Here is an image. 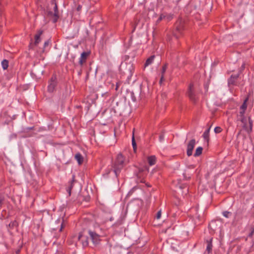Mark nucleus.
Masks as SVG:
<instances>
[{
  "mask_svg": "<svg viewBox=\"0 0 254 254\" xmlns=\"http://www.w3.org/2000/svg\"><path fill=\"white\" fill-rule=\"evenodd\" d=\"M81 6H80V5H79V6L77 7V10L78 11H79V10H80V9H81Z\"/></svg>",
  "mask_w": 254,
  "mask_h": 254,
  "instance_id": "nucleus-41",
  "label": "nucleus"
},
{
  "mask_svg": "<svg viewBox=\"0 0 254 254\" xmlns=\"http://www.w3.org/2000/svg\"><path fill=\"white\" fill-rule=\"evenodd\" d=\"M122 82L121 81H118L116 83V88H115V90L116 91L118 90L119 87H120V86L121 85Z\"/></svg>",
  "mask_w": 254,
  "mask_h": 254,
  "instance_id": "nucleus-34",
  "label": "nucleus"
},
{
  "mask_svg": "<svg viewBox=\"0 0 254 254\" xmlns=\"http://www.w3.org/2000/svg\"><path fill=\"white\" fill-rule=\"evenodd\" d=\"M132 147H133V150L134 151H135V150L136 149V148H137V146H136V142H135V138H134V133L133 132V134H132Z\"/></svg>",
  "mask_w": 254,
  "mask_h": 254,
  "instance_id": "nucleus-24",
  "label": "nucleus"
},
{
  "mask_svg": "<svg viewBox=\"0 0 254 254\" xmlns=\"http://www.w3.org/2000/svg\"><path fill=\"white\" fill-rule=\"evenodd\" d=\"M63 228H64V225H63V222L61 224V228H60V231H62Z\"/></svg>",
  "mask_w": 254,
  "mask_h": 254,
  "instance_id": "nucleus-39",
  "label": "nucleus"
},
{
  "mask_svg": "<svg viewBox=\"0 0 254 254\" xmlns=\"http://www.w3.org/2000/svg\"><path fill=\"white\" fill-rule=\"evenodd\" d=\"M240 76V73L236 75H231L228 79V85L229 87L234 86H239V83L238 82V79Z\"/></svg>",
  "mask_w": 254,
  "mask_h": 254,
  "instance_id": "nucleus-6",
  "label": "nucleus"
},
{
  "mask_svg": "<svg viewBox=\"0 0 254 254\" xmlns=\"http://www.w3.org/2000/svg\"><path fill=\"white\" fill-rule=\"evenodd\" d=\"M75 158L78 162V164L81 165L83 163V157L80 153H78L75 154Z\"/></svg>",
  "mask_w": 254,
  "mask_h": 254,
  "instance_id": "nucleus-17",
  "label": "nucleus"
},
{
  "mask_svg": "<svg viewBox=\"0 0 254 254\" xmlns=\"http://www.w3.org/2000/svg\"><path fill=\"white\" fill-rule=\"evenodd\" d=\"M154 59H155L154 55L151 56L149 58H148L146 60L145 63L144 64V67H146V66H148L149 65L153 63Z\"/></svg>",
  "mask_w": 254,
  "mask_h": 254,
  "instance_id": "nucleus-19",
  "label": "nucleus"
},
{
  "mask_svg": "<svg viewBox=\"0 0 254 254\" xmlns=\"http://www.w3.org/2000/svg\"><path fill=\"white\" fill-rule=\"evenodd\" d=\"M183 176L185 179L186 180H189L191 178L189 174L187 175L186 172L183 174Z\"/></svg>",
  "mask_w": 254,
  "mask_h": 254,
  "instance_id": "nucleus-32",
  "label": "nucleus"
},
{
  "mask_svg": "<svg viewBox=\"0 0 254 254\" xmlns=\"http://www.w3.org/2000/svg\"><path fill=\"white\" fill-rule=\"evenodd\" d=\"M165 80L164 79V75H161V78L159 81V83L161 85L162 83Z\"/></svg>",
  "mask_w": 254,
  "mask_h": 254,
  "instance_id": "nucleus-35",
  "label": "nucleus"
},
{
  "mask_svg": "<svg viewBox=\"0 0 254 254\" xmlns=\"http://www.w3.org/2000/svg\"><path fill=\"white\" fill-rule=\"evenodd\" d=\"M52 4H54L55 6L54 7V18H53V22L56 23L59 18V11L58 8V5L56 2H55V0H53L52 1Z\"/></svg>",
  "mask_w": 254,
  "mask_h": 254,
  "instance_id": "nucleus-10",
  "label": "nucleus"
},
{
  "mask_svg": "<svg viewBox=\"0 0 254 254\" xmlns=\"http://www.w3.org/2000/svg\"><path fill=\"white\" fill-rule=\"evenodd\" d=\"M243 128L248 133H250L252 131V127H251L250 125L249 127L247 125V122L245 123H243Z\"/></svg>",
  "mask_w": 254,
  "mask_h": 254,
  "instance_id": "nucleus-21",
  "label": "nucleus"
},
{
  "mask_svg": "<svg viewBox=\"0 0 254 254\" xmlns=\"http://www.w3.org/2000/svg\"><path fill=\"white\" fill-rule=\"evenodd\" d=\"M222 131V129L220 127H216L214 128V132L216 133H220Z\"/></svg>",
  "mask_w": 254,
  "mask_h": 254,
  "instance_id": "nucleus-28",
  "label": "nucleus"
},
{
  "mask_svg": "<svg viewBox=\"0 0 254 254\" xmlns=\"http://www.w3.org/2000/svg\"><path fill=\"white\" fill-rule=\"evenodd\" d=\"M89 199H90V197H87L86 198L85 200H86V201H89Z\"/></svg>",
  "mask_w": 254,
  "mask_h": 254,
  "instance_id": "nucleus-42",
  "label": "nucleus"
},
{
  "mask_svg": "<svg viewBox=\"0 0 254 254\" xmlns=\"http://www.w3.org/2000/svg\"><path fill=\"white\" fill-rule=\"evenodd\" d=\"M164 138L163 135H160L159 136L160 140H162Z\"/></svg>",
  "mask_w": 254,
  "mask_h": 254,
  "instance_id": "nucleus-40",
  "label": "nucleus"
},
{
  "mask_svg": "<svg viewBox=\"0 0 254 254\" xmlns=\"http://www.w3.org/2000/svg\"><path fill=\"white\" fill-rule=\"evenodd\" d=\"M4 200V197L0 196V209H1L2 207V205L3 203Z\"/></svg>",
  "mask_w": 254,
  "mask_h": 254,
  "instance_id": "nucleus-30",
  "label": "nucleus"
},
{
  "mask_svg": "<svg viewBox=\"0 0 254 254\" xmlns=\"http://www.w3.org/2000/svg\"><path fill=\"white\" fill-rule=\"evenodd\" d=\"M211 127V125L208 126V128L204 131V132L209 134L210 130Z\"/></svg>",
  "mask_w": 254,
  "mask_h": 254,
  "instance_id": "nucleus-37",
  "label": "nucleus"
},
{
  "mask_svg": "<svg viewBox=\"0 0 254 254\" xmlns=\"http://www.w3.org/2000/svg\"><path fill=\"white\" fill-rule=\"evenodd\" d=\"M246 64L244 63L241 65V67L239 69L238 73H240V75L242 73L244 70L245 68Z\"/></svg>",
  "mask_w": 254,
  "mask_h": 254,
  "instance_id": "nucleus-27",
  "label": "nucleus"
},
{
  "mask_svg": "<svg viewBox=\"0 0 254 254\" xmlns=\"http://www.w3.org/2000/svg\"><path fill=\"white\" fill-rule=\"evenodd\" d=\"M173 18V14L171 13H161L156 21L157 23H160L162 20H166L167 22L171 21Z\"/></svg>",
  "mask_w": 254,
  "mask_h": 254,
  "instance_id": "nucleus-8",
  "label": "nucleus"
},
{
  "mask_svg": "<svg viewBox=\"0 0 254 254\" xmlns=\"http://www.w3.org/2000/svg\"><path fill=\"white\" fill-rule=\"evenodd\" d=\"M33 128H34V127H31L29 128V129H32Z\"/></svg>",
  "mask_w": 254,
  "mask_h": 254,
  "instance_id": "nucleus-43",
  "label": "nucleus"
},
{
  "mask_svg": "<svg viewBox=\"0 0 254 254\" xmlns=\"http://www.w3.org/2000/svg\"><path fill=\"white\" fill-rule=\"evenodd\" d=\"M167 68V64H164L162 67V70H161V75H164L165 74V73L166 71V69Z\"/></svg>",
  "mask_w": 254,
  "mask_h": 254,
  "instance_id": "nucleus-26",
  "label": "nucleus"
},
{
  "mask_svg": "<svg viewBox=\"0 0 254 254\" xmlns=\"http://www.w3.org/2000/svg\"><path fill=\"white\" fill-rule=\"evenodd\" d=\"M248 100H249V97H247L245 99L243 103L242 104V105L240 107L241 111L240 112H243V113H245V111H246V109L247 108V102H248Z\"/></svg>",
  "mask_w": 254,
  "mask_h": 254,
  "instance_id": "nucleus-16",
  "label": "nucleus"
},
{
  "mask_svg": "<svg viewBox=\"0 0 254 254\" xmlns=\"http://www.w3.org/2000/svg\"><path fill=\"white\" fill-rule=\"evenodd\" d=\"M249 125L253 127V121L250 117H249Z\"/></svg>",
  "mask_w": 254,
  "mask_h": 254,
  "instance_id": "nucleus-38",
  "label": "nucleus"
},
{
  "mask_svg": "<svg viewBox=\"0 0 254 254\" xmlns=\"http://www.w3.org/2000/svg\"><path fill=\"white\" fill-rule=\"evenodd\" d=\"M202 150H203V148L202 147H200V146L196 148L193 156L194 157H198V156H200L202 154Z\"/></svg>",
  "mask_w": 254,
  "mask_h": 254,
  "instance_id": "nucleus-22",
  "label": "nucleus"
},
{
  "mask_svg": "<svg viewBox=\"0 0 254 254\" xmlns=\"http://www.w3.org/2000/svg\"><path fill=\"white\" fill-rule=\"evenodd\" d=\"M237 120L241 121L242 123H245L247 121V119L245 116V113L243 112H240L237 116Z\"/></svg>",
  "mask_w": 254,
  "mask_h": 254,
  "instance_id": "nucleus-14",
  "label": "nucleus"
},
{
  "mask_svg": "<svg viewBox=\"0 0 254 254\" xmlns=\"http://www.w3.org/2000/svg\"><path fill=\"white\" fill-rule=\"evenodd\" d=\"M161 211L159 210L157 212L156 215L155 216V218L157 219H159L161 218Z\"/></svg>",
  "mask_w": 254,
  "mask_h": 254,
  "instance_id": "nucleus-33",
  "label": "nucleus"
},
{
  "mask_svg": "<svg viewBox=\"0 0 254 254\" xmlns=\"http://www.w3.org/2000/svg\"><path fill=\"white\" fill-rule=\"evenodd\" d=\"M75 175H73L72 176L71 180L68 182V186L66 188V191H67L69 195H71V190L73 188L74 183L75 182Z\"/></svg>",
  "mask_w": 254,
  "mask_h": 254,
  "instance_id": "nucleus-12",
  "label": "nucleus"
},
{
  "mask_svg": "<svg viewBox=\"0 0 254 254\" xmlns=\"http://www.w3.org/2000/svg\"><path fill=\"white\" fill-rule=\"evenodd\" d=\"M187 94L191 101L194 103L197 102L198 97L197 94L194 90L193 84L190 83V84Z\"/></svg>",
  "mask_w": 254,
  "mask_h": 254,
  "instance_id": "nucleus-3",
  "label": "nucleus"
},
{
  "mask_svg": "<svg viewBox=\"0 0 254 254\" xmlns=\"http://www.w3.org/2000/svg\"><path fill=\"white\" fill-rule=\"evenodd\" d=\"M212 240L213 238H210L209 240H206V243L207 244L206 251L208 254L211 253L212 250Z\"/></svg>",
  "mask_w": 254,
  "mask_h": 254,
  "instance_id": "nucleus-13",
  "label": "nucleus"
},
{
  "mask_svg": "<svg viewBox=\"0 0 254 254\" xmlns=\"http://www.w3.org/2000/svg\"><path fill=\"white\" fill-rule=\"evenodd\" d=\"M58 84L57 78L56 74H53L49 81L48 86V91L50 93H53L56 89Z\"/></svg>",
  "mask_w": 254,
  "mask_h": 254,
  "instance_id": "nucleus-4",
  "label": "nucleus"
},
{
  "mask_svg": "<svg viewBox=\"0 0 254 254\" xmlns=\"http://www.w3.org/2000/svg\"><path fill=\"white\" fill-rule=\"evenodd\" d=\"M196 141L195 139H192L187 144V154L190 157L192 155V151L195 146Z\"/></svg>",
  "mask_w": 254,
  "mask_h": 254,
  "instance_id": "nucleus-7",
  "label": "nucleus"
},
{
  "mask_svg": "<svg viewBox=\"0 0 254 254\" xmlns=\"http://www.w3.org/2000/svg\"><path fill=\"white\" fill-rule=\"evenodd\" d=\"M90 55V52H83L81 53L80 58L79 61V64L82 66L84 63H86V60L87 59L88 57Z\"/></svg>",
  "mask_w": 254,
  "mask_h": 254,
  "instance_id": "nucleus-11",
  "label": "nucleus"
},
{
  "mask_svg": "<svg viewBox=\"0 0 254 254\" xmlns=\"http://www.w3.org/2000/svg\"><path fill=\"white\" fill-rule=\"evenodd\" d=\"M185 29V21L182 18H179L174 24L173 35L176 39H178L183 35Z\"/></svg>",
  "mask_w": 254,
  "mask_h": 254,
  "instance_id": "nucleus-1",
  "label": "nucleus"
},
{
  "mask_svg": "<svg viewBox=\"0 0 254 254\" xmlns=\"http://www.w3.org/2000/svg\"><path fill=\"white\" fill-rule=\"evenodd\" d=\"M147 160L149 164L152 166L156 163V159L155 156H150L148 157Z\"/></svg>",
  "mask_w": 254,
  "mask_h": 254,
  "instance_id": "nucleus-18",
  "label": "nucleus"
},
{
  "mask_svg": "<svg viewBox=\"0 0 254 254\" xmlns=\"http://www.w3.org/2000/svg\"><path fill=\"white\" fill-rule=\"evenodd\" d=\"M49 14H52V12H51V11H50V12H49Z\"/></svg>",
  "mask_w": 254,
  "mask_h": 254,
  "instance_id": "nucleus-44",
  "label": "nucleus"
},
{
  "mask_svg": "<svg viewBox=\"0 0 254 254\" xmlns=\"http://www.w3.org/2000/svg\"><path fill=\"white\" fill-rule=\"evenodd\" d=\"M250 233H249L248 236L250 238H252L254 234V225L251 226L250 228Z\"/></svg>",
  "mask_w": 254,
  "mask_h": 254,
  "instance_id": "nucleus-25",
  "label": "nucleus"
},
{
  "mask_svg": "<svg viewBox=\"0 0 254 254\" xmlns=\"http://www.w3.org/2000/svg\"><path fill=\"white\" fill-rule=\"evenodd\" d=\"M18 226V223L17 222V221L14 220V221L10 222V223L8 224L7 227H8V228L10 229H13L14 228L17 227Z\"/></svg>",
  "mask_w": 254,
  "mask_h": 254,
  "instance_id": "nucleus-20",
  "label": "nucleus"
},
{
  "mask_svg": "<svg viewBox=\"0 0 254 254\" xmlns=\"http://www.w3.org/2000/svg\"><path fill=\"white\" fill-rule=\"evenodd\" d=\"M203 137L205 140L208 141V140L209 139V134H208V133L204 132V133L203 134Z\"/></svg>",
  "mask_w": 254,
  "mask_h": 254,
  "instance_id": "nucleus-29",
  "label": "nucleus"
},
{
  "mask_svg": "<svg viewBox=\"0 0 254 254\" xmlns=\"http://www.w3.org/2000/svg\"><path fill=\"white\" fill-rule=\"evenodd\" d=\"M43 33L42 30H39L37 33L35 35V45H38L40 42V36Z\"/></svg>",
  "mask_w": 254,
  "mask_h": 254,
  "instance_id": "nucleus-15",
  "label": "nucleus"
},
{
  "mask_svg": "<svg viewBox=\"0 0 254 254\" xmlns=\"http://www.w3.org/2000/svg\"><path fill=\"white\" fill-rule=\"evenodd\" d=\"M1 65L3 69H6L8 66V61L3 60L1 62Z\"/></svg>",
  "mask_w": 254,
  "mask_h": 254,
  "instance_id": "nucleus-23",
  "label": "nucleus"
},
{
  "mask_svg": "<svg viewBox=\"0 0 254 254\" xmlns=\"http://www.w3.org/2000/svg\"><path fill=\"white\" fill-rule=\"evenodd\" d=\"M50 43V40H48L46 41L45 42L44 45V48H45L46 47H47Z\"/></svg>",
  "mask_w": 254,
  "mask_h": 254,
  "instance_id": "nucleus-36",
  "label": "nucleus"
},
{
  "mask_svg": "<svg viewBox=\"0 0 254 254\" xmlns=\"http://www.w3.org/2000/svg\"><path fill=\"white\" fill-rule=\"evenodd\" d=\"M231 212L228 211L223 212V215L226 218H228Z\"/></svg>",
  "mask_w": 254,
  "mask_h": 254,
  "instance_id": "nucleus-31",
  "label": "nucleus"
},
{
  "mask_svg": "<svg viewBox=\"0 0 254 254\" xmlns=\"http://www.w3.org/2000/svg\"><path fill=\"white\" fill-rule=\"evenodd\" d=\"M125 164V157L120 153L117 156L116 160L113 165L114 172L117 177L121 170L124 168Z\"/></svg>",
  "mask_w": 254,
  "mask_h": 254,
  "instance_id": "nucleus-2",
  "label": "nucleus"
},
{
  "mask_svg": "<svg viewBox=\"0 0 254 254\" xmlns=\"http://www.w3.org/2000/svg\"><path fill=\"white\" fill-rule=\"evenodd\" d=\"M87 234L90 236L93 243L97 244L100 241V235L94 232L88 231L87 232Z\"/></svg>",
  "mask_w": 254,
  "mask_h": 254,
  "instance_id": "nucleus-9",
  "label": "nucleus"
},
{
  "mask_svg": "<svg viewBox=\"0 0 254 254\" xmlns=\"http://www.w3.org/2000/svg\"><path fill=\"white\" fill-rule=\"evenodd\" d=\"M86 233V231H83L80 232L78 236V240L81 243L83 247H86L89 245V239Z\"/></svg>",
  "mask_w": 254,
  "mask_h": 254,
  "instance_id": "nucleus-5",
  "label": "nucleus"
}]
</instances>
